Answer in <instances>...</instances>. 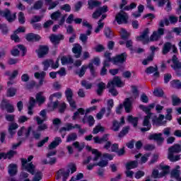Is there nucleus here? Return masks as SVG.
Wrapping results in <instances>:
<instances>
[{"instance_id":"nucleus-1","label":"nucleus","mask_w":181,"mask_h":181,"mask_svg":"<svg viewBox=\"0 0 181 181\" xmlns=\"http://www.w3.org/2000/svg\"><path fill=\"white\" fill-rule=\"evenodd\" d=\"M39 116H37L35 119L37 122V125H38L37 128V131L42 132L45 131V129H47V124H43V122H45V121H47V110L46 109H44L41 110L39 113ZM42 117V118H40Z\"/></svg>"},{"instance_id":"nucleus-2","label":"nucleus","mask_w":181,"mask_h":181,"mask_svg":"<svg viewBox=\"0 0 181 181\" xmlns=\"http://www.w3.org/2000/svg\"><path fill=\"white\" fill-rule=\"evenodd\" d=\"M122 34L120 35V37L122 40L119 41V45L120 46H123V45H126V47L127 49H129V50H134L132 47L134 46V42H132V40H129V36H131V34L128 33L125 28L121 29Z\"/></svg>"},{"instance_id":"nucleus-3","label":"nucleus","mask_w":181,"mask_h":181,"mask_svg":"<svg viewBox=\"0 0 181 181\" xmlns=\"http://www.w3.org/2000/svg\"><path fill=\"white\" fill-rule=\"evenodd\" d=\"M124 107L125 112L128 114L131 112V107H132V102L131 101V98H127L124 100V102L122 104H119L117 107H116V114L117 115H121L122 114V110Z\"/></svg>"},{"instance_id":"nucleus-4","label":"nucleus","mask_w":181,"mask_h":181,"mask_svg":"<svg viewBox=\"0 0 181 181\" xmlns=\"http://www.w3.org/2000/svg\"><path fill=\"white\" fill-rule=\"evenodd\" d=\"M88 69H90V73L92 77H95V76H97V74H95V69L94 68V64H93V62H90L88 66L83 65L81 67L79 72H77L76 74H78L79 77H83Z\"/></svg>"},{"instance_id":"nucleus-5","label":"nucleus","mask_w":181,"mask_h":181,"mask_svg":"<svg viewBox=\"0 0 181 181\" xmlns=\"http://www.w3.org/2000/svg\"><path fill=\"white\" fill-rule=\"evenodd\" d=\"M83 26L88 28L86 34L81 33L79 36V40L82 42V43H87V40H88V36H90L92 33L93 25L88 23L87 21H83L82 23Z\"/></svg>"},{"instance_id":"nucleus-6","label":"nucleus","mask_w":181,"mask_h":181,"mask_svg":"<svg viewBox=\"0 0 181 181\" xmlns=\"http://www.w3.org/2000/svg\"><path fill=\"white\" fill-rule=\"evenodd\" d=\"M97 110V106H92L90 107L87 108L86 110L83 107H80L77 110L76 112L74 113V115L72 116L73 121H76L77 118L80 117V115H87V114H90L91 111H95Z\"/></svg>"},{"instance_id":"nucleus-7","label":"nucleus","mask_w":181,"mask_h":181,"mask_svg":"<svg viewBox=\"0 0 181 181\" xmlns=\"http://www.w3.org/2000/svg\"><path fill=\"white\" fill-rule=\"evenodd\" d=\"M93 141L94 144H98L99 145L106 142L104 146L105 149H110V148H111V141H108V134H104L101 138H100L98 136H96L93 137Z\"/></svg>"},{"instance_id":"nucleus-8","label":"nucleus","mask_w":181,"mask_h":181,"mask_svg":"<svg viewBox=\"0 0 181 181\" xmlns=\"http://www.w3.org/2000/svg\"><path fill=\"white\" fill-rule=\"evenodd\" d=\"M0 16L5 18L9 23H12L16 19V13L12 15L9 8H5L4 11H0Z\"/></svg>"},{"instance_id":"nucleus-9","label":"nucleus","mask_w":181,"mask_h":181,"mask_svg":"<svg viewBox=\"0 0 181 181\" xmlns=\"http://www.w3.org/2000/svg\"><path fill=\"white\" fill-rule=\"evenodd\" d=\"M165 119V115L160 114L158 117L157 115H154L152 117V125L153 127H163L167 123Z\"/></svg>"},{"instance_id":"nucleus-10","label":"nucleus","mask_w":181,"mask_h":181,"mask_svg":"<svg viewBox=\"0 0 181 181\" xmlns=\"http://www.w3.org/2000/svg\"><path fill=\"white\" fill-rule=\"evenodd\" d=\"M127 57L128 54H127V52L116 54L115 57H113V64H115V66H118V64H124V63L127 62Z\"/></svg>"},{"instance_id":"nucleus-11","label":"nucleus","mask_w":181,"mask_h":181,"mask_svg":"<svg viewBox=\"0 0 181 181\" xmlns=\"http://www.w3.org/2000/svg\"><path fill=\"white\" fill-rule=\"evenodd\" d=\"M21 164L23 168H25L28 173H30V175H36L35 174V169H36V167L33 165V162L28 163V160H26V158H21Z\"/></svg>"},{"instance_id":"nucleus-12","label":"nucleus","mask_w":181,"mask_h":181,"mask_svg":"<svg viewBox=\"0 0 181 181\" xmlns=\"http://www.w3.org/2000/svg\"><path fill=\"white\" fill-rule=\"evenodd\" d=\"M42 65L44 66V71H47L50 66L52 69L56 70V69H59V61H56V62L54 63V61H53V59H45L44 62H42Z\"/></svg>"},{"instance_id":"nucleus-13","label":"nucleus","mask_w":181,"mask_h":181,"mask_svg":"<svg viewBox=\"0 0 181 181\" xmlns=\"http://www.w3.org/2000/svg\"><path fill=\"white\" fill-rule=\"evenodd\" d=\"M149 28H146L139 36L136 37V40L138 42H143V45H146L149 43Z\"/></svg>"},{"instance_id":"nucleus-14","label":"nucleus","mask_w":181,"mask_h":181,"mask_svg":"<svg viewBox=\"0 0 181 181\" xmlns=\"http://www.w3.org/2000/svg\"><path fill=\"white\" fill-rule=\"evenodd\" d=\"M165 35V28H159L157 31H154L150 37L151 42H158L162 36Z\"/></svg>"},{"instance_id":"nucleus-15","label":"nucleus","mask_w":181,"mask_h":181,"mask_svg":"<svg viewBox=\"0 0 181 181\" xmlns=\"http://www.w3.org/2000/svg\"><path fill=\"white\" fill-rule=\"evenodd\" d=\"M128 14L125 12H123V13H119L115 16V21L118 25H122V23L127 25V23H128Z\"/></svg>"},{"instance_id":"nucleus-16","label":"nucleus","mask_w":181,"mask_h":181,"mask_svg":"<svg viewBox=\"0 0 181 181\" xmlns=\"http://www.w3.org/2000/svg\"><path fill=\"white\" fill-rule=\"evenodd\" d=\"M151 117L152 116H149V115L144 116L142 125L143 127H146L141 128V132H147V131H151V128H152V124H151L150 119Z\"/></svg>"},{"instance_id":"nucleus-17","label":"nucleus","mask_w":181,"mask_h":181,"mask_svg":"<svg viewBox=\"0 0 181 181\" xmlns=\"http://www.w3.org/2000/svg\"><path fill=\"white\" fill-rule=\"evenodd\" d=\"M39 59H43L45 56L49 54V46L39 45L38 49L35 50Z\"/></svg>"},{"instance_id":"nucleus-18","label":"nucleus","mask_w":181,"mask_h":181,"mask_svg":"<svg viewBox=\"0 0 181 181\" xmlns=\"http://www.w3.org/2000/svg\"><path fill=\"white\" fill-rule=\"evenodd\" d=\"M123 87L124 84L122 83V81L121 80V78L118 76H115L112 81L107 83V88H110V87Z\"/></svg>"},{"instance_id":"nucleus-19","label":"nucleus","mask_w":181,"mask_h":181,"mask_svg":"<svg viewBox=\"0 0 181 181\" xmlns=\"http://www.w3.org/2000/svg\"><path fill=\"white\" fill-rule=\"evenodd\" d=\"M163 134L162 133L158 134H151L148 136V139L150 141H156L158 145H162L165 139L162 136Z\"/></svg>"},{"instance_id":"nucleus-20","label":"nucleus","mask_w":181,"mask_h":181,"mask_svg":"<svg viewBox=\"0 0 181 181\" xmlns=\"http://www.w3.org/2000/svg\"><path fill=\"white\" fill-rule=\"evenodd\" d=\"M62 176V181H67V177L70 176V170H67L66 171H64V169L62 168L59 169L57 172V180H59L60 177Z\"/></svg>"},{"instance_id":"nucleus-21","label":"nucleus","mask_w":181,"mask_h":181,"mask_svg":"<svg viewBox=\"0 0 181 181\" xmlns=\"http://www.w3.org/2000/svg\"><path fill=\"white\" fill-rule=\"evenodd\" d=\"M83 52V47L78 43L74 44L72 48V53H74L75 59H80L81 57V53Z\"/></svg>"},{"instance_id":"nucleus-22","label":"nucleus","mask_w":181,"mask_h":181,"mask_svg":"<svg viewBox=\"0 0 181 181\" xmlns=\"http://www.w3.org/2000/svg\"><path fill=\"white\" fill-rule=\"evenodd\" d=\"M34 77L37 79L40 78L39 84L37 83V86H36V89L37 90V88H40L41 86H43V81H45V77H46V72L45 71H42L41 73L35 72L34 74Z\"/></svg>"},{"instance_id":"nucleus-23","label":"nucleus","mask_w":181,"mask_h":181,"mask_svg":"<svg viewBox=\"0 0 181 181\" xmlns=\"http://www.w3.org/2000/svg\"><path fill=\"white\" fill-rule=\"evenodd\" d=\"M40 39H42V37L39 34H35L33 33H28L25 35L27 42H40Z\"/></svg>"},{"instance_id":"nucleus-24","label":"nucleus","mask_w":181,"mask_h":181,"mask_svg":"<svg viewBox=\"0 0 181 181\" xmlns=\"http://www.w3.org/2000/svg\"><path fill=\"white\" fill-rule=\"evenodd\" d=\"M76 128L77 129H80L81 128V126L78 124H76L74 126H73V124L68 123L66 124V127H61L59 129V134H62V132H66V131H71V129H75Z\"/></svg>"},{"instance_id":"nucleus-25","label":"nucleus","mask_w":181,"mask_h":181,"mask_svg":"<svg viewBox=\"0 0 181 181\" xmlns=\"http://www.w3.org/2000/svg\"><path fill=\"white\" fill-rule=\"evenodd\" d=\"M8 173L11 177H13V176H16V175H18V165L11 163L8 165Z\"/></svg>"},{"instance_id":"nucleus-26","label":"nucleus","mask_w":181,"mask_h":181,"mask_svg":"<svg viewBox=\"0 0 181 181\" xmlns=\"http://www.w3.org/2000/svg\"><path fill=\"white\" fill-rule=\"evenodd\" d=\"M49 40L52 43H54V45H59V43H60V40H64V35L62 34L57 35L52 34L49 36Z\"/></svg>"},{"instance_id":"nucleus-27","label":"nucleus","mask_w":181,"mask_h":181,"mask_svg":"<svg viewBox=\"0 0 181 181\" xmlns=\"http://www.w3.org/2000/svg\"><path fill=\"white\" fill-rule=\"evenodd\" d=\"M63 141L62 140V137H55L54 141L51 142V144H49L48 148L49 150L55 149V148H57L60 144H62Z\"/></svg>"},{"instance_id":"nucleus-28","label":"nucleus","mask_w":181,"mask_h":181,"mask_svg":"<svg viewBox=\"0 0 181 181\" xmlns=\"http://www.w3.org/2000/svg\"><path fill=\"white\" fill-rule=\"evenodd\" d=\"M1 108L4 110V108L6 109L7 112L12 114V112H15V108L13 105H11L10 103H6V101L1 102Z\"/></svg>"},{"instance_id":"nucleus-29","label":"nucleus","mask_w":181,"mask_h":181,"mask_svg":"<svg viewBox=\"0 0 181 181\" xmlns=\"http://www.w3.org/2000/svg\"><path fill=\"white\" fill-rule=\"evenodd\" d=\"M36 105V100L33 97L30 98V101L28 106V115H32L33 114V108H35V105Z\"/></svg>"},{"instance_id":"nucleus-30","label":"nucleus","mask_w":181,"mask_h":181,"mask_svg":"<svg viewBox=\"0 0 181 181\" xmlns=\"http://www.w3.org/2000/svg\"><path fill=\"white\" fill-rule=\"evenodd\" d=\"M138 160H129L125 164V168L127 170H131L132 169H136L138 168Z\"/></svg>"},{"instance_id":"nucleus-31","label":"nucleus","mask_w":181,"mask_h":181,"mask_svg":"<svg viewBox=\"0 0 181 181\" xmlns=\"http://www.w3.org/2000/svg\"><path fill=\"white\" fill-rule=\"evenodd\" d=\"M101 5V1L97 0H88V9L93 11V8H98Z\"/></svg>"},{"instance_id":"nucleus-32","label":"nucleus","mask_w":181,"mask_h":181,"mask_svg":"<svg viewBox=\"0 0 181 181\" xmlns=\"http://www.w3.org/2000/svg\"><path fill=\"white\" fill-rule=\"evenodd\" d=\"M170 50H172V42H166L163 46L162 54L165 56L168 54Z\"/></svg>"},{"instance_id":"nucleus-33","label":"nucleus","mask_w":181,"mask_h":181,"mask_svg":"<svg viewBox=\"0 0 181 181\" xmlns=\"http://www.w3.org/2000/svg\"><path fill=\"white\" fill-rule=\"evenodd\" d=\"M98 89L96 90V94L100 97L105 90V83L104 82H100L97 84Z\"/></svg>"},{"instance_id":"nucleus-34","label":"nucleus","mask_w":181,"mask_h":181,"mask_svg":"<svg viewBox=\"0 0 181 181\" xmlns=\"http://www.w3.org/2000/svg\"><path fill=\"white\" fill-rule=\"evenodd\" d=\"M162 172L160 173L161 177L166 176L170 173V166L169 165H160Z\"/></svg>"},{"instance_id":"nucleus-35","label":"nucleus","mask_w":181,"mask_h":181,"mask_svg":"<svg viewBox=\"0 0 181 181\" xmlns=\"http://www.w3.org/2000/svg\"><path fill=\"white\" fill-rule=\"evenodd\" d=\"M139 120V118L138 117H134L132 115H129L127 117V121L130 124L133 125L134 128H136L138 127V121Z\"/></svg>"},{"instance_id":"nucleus-36","label":"nucleus","mask_w":181,"mask_h":181,"mask_svg":"<svg viewBox=\"0 0 181 181\" xmlns=\"http://www.w3.org/2000/svg\"><path fill=\"white\" fill-rule=\"evenodd\" d=\"M61 63L62 66L66 64H73V63H74V59H73L71 57L67 58V57L64 56L61 58Z\"/></svg>"},{"instance_id":"nucleus-37","label":"nucleus","mask_w":181,"mask_h":181,"mask_svg":"<svg viewBox=\"0 0 181 181\" xmlns=\"http://www.w3.org/2000/svg\"><path fill=\"white\" fill-rule=\"evenodd\" d=\"M35 98L39 105H41V104H45V103L46 102V98L45 96H42V92L37 93L35 95Z\"/></svg>"},{"instance_id":"nucleus-38","label":"nucleus","mask_w":181,"mask_h":181,"mask_svg":"<svg viewBox=\"0 0 181 181\" xmlns=\"http://www.w3.org/2000/svg\"><path fill=\"white\" fill-rule=\"evenodd\" d=\"M121 125L119 124V122H118V120L117 119H114L112 122V127L110 129H112V131H114V132H117V131H119Z\"/></svg>"},{"instance_id":"nucleus-39","label":"nucleus","mask_w":181,"mask_h":181,"mask_svg":"<svg viewBox=\"0 0 181 181\" xmlns=\"http://www.w3.org/2000/svg\"><path fill=\"white\" fill-rule=\"evenodd\" d=\"M172 69L176 71L177 76H181V62H178L171 65Z\"/></svg>"},{"instance_id":"nucleus-40","label":"nucleus","mask_w":181,"mask_h":181,"mask_svg":"<svg viewBox=\"0 0 181 181\" xmlns=\"http://www.w3.org/2000/svg\"><path fill=\"white\" fill-rule=\"evenodd\" d=\"M170 87L173 88H177V90L181 89V82L179 79H174L170 81Z\"/></svg>"},{"instance_id":"nucleus-41","label":"nucleus","mask_w":181,"mask_h":181,"mask_svg":"<svg viewBox=\"0 0 181 181\" xmlns=\"http://www.w3.org/2000/svg\"><path fill=\"white\" fill-rule=\"evenodd\" d=\"M104 35L107 39H112L114 37V33L110 27L105 28Z\"/></svg>"},{"instance_id":"nucleus-42","label":"nucleus","mask_w":181,"mask_h":181,"mask_svg":"<svg viewBox=\"0 0 181 181\" xmlns=\"http://www.w3.org/2000/svg\"><path fill=\"white\" fill-rule=\"evenodd\" d=\"M140 110H142L146 115H149V117H152L153 115V113L151 111V108L148 107V106H145L144 105H139Z\"/></svg>"},{"instance_id":"nucleus-43","label":"nucleus","mask_w":181,"mask_h":181,"mask_svg":"<svg viewBox=\"0 0 181 181\" xmlns=\"http://www.w3.org/2000/svg\"><path fill=\"white\" fill-rule=\"evenodd\" d=\"M18 153L17 151L13 150H10L7 153H4V159H8L11 160L15 155Z\"/></svg>"},{"instance_id":"nucleus-44","label":"nucleus","mask_w":181,"mask_h":181,"mask_svg":"<svg viewBox=\"0 0 181 181\" xmlns=\"http://www.w3.org/2000/svg\"><path fill=\"white\" fill-rule=\"evenodd\" d=\"M92 155H95V157L92 158L93 162H97L102 156L101 152L98 151L97 149L92 150Z\"/></svg>"},{"instance_id":"nucleus-45","label":"nucleus","mask_w":181,"mask_h":181,"mask_svg":"<svg viewBox=\"0 0 181 181\" xmlns=\"http://www.w3.org/2000/svg\"><path fill=\"white\" fill-rule=\"evenodd\" d=\"M105 131V128L104 127L101 126V124H98L95 126L93 129V134H97L98 132H104Z\"/></svg>"},{"instance_id":"nucleus-46","label":"nucleus","mask_w":181,"mask_h":181,"mask_svg":"<svg viewBox=\"0 0 181 181\" xmlns=\"http://www.w3.org/2000/svg\"><path fill=\"white\" fill-rule=\"evenodd\" d=\"M156 71H158V65H155V66H148L145 70V73H146V74H152Z\"/></svg>"},{"instance_id":"nucleus-47","label":"nucleus","mask_w":181,"mask_h":181,"mask_svg":"<svg viewBox=\"0 0 181 181\" xmlns=\"http://www.w3.org/2000/svg\"><path fill=\"white\" fill-rule=\"evenodd\" d=\"M65 95L66 97L67 101H71V100L73 99V90H71V88H66L65 90Z\"/></svg>"},{"instance_id":"nucleus-48","label":"nucleus","mask_w":181,"mask_h":181,"mask_svg":"<svg viewBox=\"0 0 181 181\" xmlns=\"http://www.w3.org/2000/svg\"><path fill=\"white\" fill-rule=\"evenodd\" d=\"M0 30H1L2 35L4 36H6L8 33H9V28H8V25L6 24H1L0 25Z\"/></svg>"},{"instance_id":"nucleus-49","label":"nucleus","mask_w":181,"mask_h":181,"mask_svg":"<svg viewBox=\"0 0 181 181\" xmlns=\"http://www.w3.org/2000/svg\"><path fill=\"white\" fill-rule=\"evenodd\" d=\"M122 70H124V66H119L118 69H110L109 73H110V74H111V76H117V74H118V73H119V71H122Z\"/></svg>"},{"instance_id":"nucleus-50","label":"nucleus","mask_w":181,"mask_h":181,"mask_svg":"<svg viewBox=\"0 0 181 181\" xmlns=\"http://www.w3.org/2000/svg\"><path fill=\"white\" fill-rule=\"evenodd\" d=\"M171 177H174L175 179H179L180 177V170L177 169H173L170 172Z\"/></svg>"},{"instance_id":"nucleus-51","label":"nucleus","mask_w":181,"mask_h":181,"mask_svg":"<svg viewBox=\"0 0 181 181\" xmlns=\"http://www.w3.org/2000/svg\"><path fill=\"white\" fill-rule=\"evenodd\" d=\"M129 132V127H123L122 131L119 133L118 137L124 138V136L127 135V134H128Z\"/></svg>"},{"instance_id":"nucleus-52","label":"nucleus","mask_w":181,"mask_h":181,"mask_svg":"<svg viewBox=\"0 0 181 181\" xmlns=\"http://www.w3.org/2000/svg\"><path fill=\"white\" fill-rule=\"evenodd\" d=\"M17 47L21 52H22V57H25V56H26V53H28V48H26L25 45L21 44L18 45Z\"/></svg>"},{"instance_id":"nucleus-53","label":"nucleus","mask_w":181,"mask_h":181,"mask_svg":"<svg viewBox=\"0 0 181 181\" xmlns=\"http://www.w3.org/2000/svg\"><path fill=\"white\" fill-rule=\"evenodd\" d=\"M153 94L155 97H163L165 92H163V90L162 89L156 88L153 92Z\"/></svg>"},{"instance_id":"nucleus-54","label":"nucleus","mask_w":181,"mask_h":181,"mask_svg":"<svg viewBox=\"0 0 181 181\" xmlns=\"http://www.w3.org/2000/svg\"><path fill=\"white\" fill-rule=\"evenodd\" d=\"M81 84L82 87H84L86 90H90L91 89V87H93V84L91 83H88V81L86 80L81 81Z\"/></svg>"},{"instance_id":"nucleus-55","label":"nucleus","mask_w":181,"mask_h":181,"mask_svg":"<svg viewBox=\"0 0 181 181\" xmlns=\"http://www.w3.org/2000/svg\"><path fill=\"white\" fill-rule=\"evenodd\" d=\"M43 179V174L40 171H37L33 178V181H40Z\"/></svg>"},{"instance_id":"nucleus-56","label":"nucleus","mask_w":181,"mask_h":181,"mask_svg":"<svg viewBox=\"0 0 181 181\" xmlns=\"http://www.w3.org/2000/svg\"><path fill=\"white\" fill-rule=\"evenodd\" d=\"M18 22L21 23V25H24L25 22H26L25 13H23L22 11L18 13Z\"/></svg>"},{"instance_id":"nucleus-57","label":"nucleus","mask_w":181,"mask_h":181,"mask_svg":"<svg viewBox=\"0 0 181 181\" xmlns=\"http://www.w3.org/2000/svg\"><path fill=\"white\" fill-rule=\"evenodd\" d=\"M60 16H62V12L57 11L51 14V19L52 21H57Z\"/></svg>"},{"instance_id":"nucleus-58","label":"nucleus","mask_w":181,"mask_h":181,"mask_svg":"<svg viewBox=\"0 0 181 181\" xmlns=\"http://www.w3.org/2000/svg\"><path fill=\"white\" fill-rule=\"evenodd\" d=\"M36 86H37L36 81H31L28 83L26 84L25 87H26L27 90H33L34 88H36Z\"/></svg>"},{"instance_id":"nucleus-59","label":"nucleus","mask_w":181,"mask_h":181,"mask_svg":"<svg viewBox=\"0 0 181 181\" xmlns=\"http://www.w3.org/2000/svg\"><path fill=\"white\" fill-rule=\"evenodd\" d=\"M108 165V160H102L98 163H96V166H100V168L104 169L105 166Z\"/></svg>"},{"instance_id":"nucleus-60","label":"nucleus","mask_w":181,"mask_h":181,"mask_svg":"<svg viewBox=\"0 0 181 181\" xmlns=\"http://www.w3.org/2000/svg\"><path fill=\"white\" fill-rule=\"evenodd\" d=\"M76 139H77V134L71 133L68 135L66 138V142H71V141H76Z\"/></svg>"},{"instance_id":"nucleus-61","label":"nucleus","mask_w":181,"mask_h":181,"mask_svg":"<svg viewBox=\"0 0 181 181\" xmlns=\"http://www.w3.org/2000/svg\"><path fill=\"white\" fill-rule=\"evenodd\" d=\"M42 6H43V1H40V0L37 1L34 4V5H33L34 9H35V10H37V11H38L39 9H42Z\"/></svg>"},{"instance_id":"nucleus-62","label":"nucleus","mask_w":181,"mask_h":181,"mask_svg":"<svg viewBox=\"0 0 181 181\" xmlns=\"http://www.w3.org/2000/svg\"><path fill=\"white\" fill-rule=\"evenodd\" d=\"M83 1H79L74 5V12H80L81 8H83Z\"/></svg>"},{"instance_id":"nucleus-63","label":"nucleus","mask_w":181,"mask_h":181,"mask_svg":"<svg viewBox=\"0 0 181 181\" xmlns=\"http://www.w3.org/2000/svg\"><path fill=\"white\" fill-rule=\"evenodd\" d=\"M54 97L56 98H58V99L62 98V93L61 92H57V93H54L50 95V96L49 98V100L51 103H52V101H53V98H54Z\"/></svg>"},{"instance_id":"nucleus-64","label":"nucleus","mask_w":181,"mask_h":181,"mask_svg":"<svg viewBox=\"0 0 181 181\" xmlns=\"http://www.w3.org/2000/svg\"><path fill=\"white\" fill-rule=\"evenodd\" d=\"M16 94V90L14 88H9L7 90V97H14Z\"/></svg>"}]
</instances>
